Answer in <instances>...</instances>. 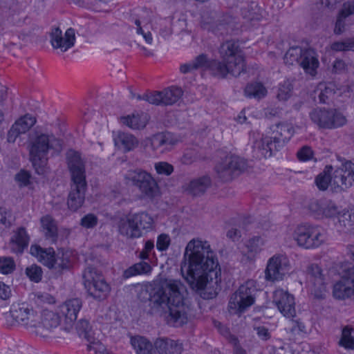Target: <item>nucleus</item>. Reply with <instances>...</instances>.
I'll return each mask as SVG.
<instances>
[{
    "mask_svg": "<svg viewBox=\"0 0 354 354\" xmlns=\"http://www.w3.org/2000/svg\"><path fill=\"white\" fill-rule=\"evenodd\" d=\"M181 273L189 287L203 299L215 295L206 290L214 288L221 281V269L209 243L201 239H192L187 243L181 263Z\"/></svg>",
    "mask_w": 354,
    "mask_h": 354,
    "instance_id": "obj_1",
    "label": "nucleus"
},
{
    "mask_svg": "<svg viewBox=\"0 0 354 354\" xmlns=\"http://www.w3.org/2000/svg\"><path fill=\"white\" fill-rule=\"evenodd\" d=\"M149 306L151 313L169 312L167 322L176 327L188 321L189 304L184 284L176 279H164L156 283L149 291Z\"/></svg>",
    "mask_w": 354,
    "mask_h": 354,
    "instance_id": "obj_2",
    "label": "nucleus"
},
{
    "mask_svg": "<svg viewBox=\"0 0 354 354\" xmlns=\"http://www.w3.org/2000/svg\"><path fill=\"white\" fill-rule=\"evenodd\" d=\"M241 59L237 58L236 64L233 65L217 59H209L207 55L202 53L195 57L189 63L182 64L180 71L182 73H188L194 71L202 68L209 71L214 77L218 78H225L228 74L234 77H238L243 71V65H241Z\"/></svg>",
    "mask_w": 354,
    "mask_h": 354,
    "instance_id": "obj_3",
    "label": "nucleus"
},
{
    "mask_svg": "<svg viewBox=\"0 0 354 354\" xmlns=\"http://www.w3.org/2000/svg\"><path fill=\"white\" fill-rule=\"evenodd\" d=\"M28 149L30 161L36 171L40 174L48 160V152L60 151L62 143L52 134L39 133L30 138Z\"/></svg>",
    "mask_w": 354,
    "mask_h": 354,
    "instance_id": "obj_4",
    "label": "nucleus"
},
{
    "mask_svg": "<svg viewBox=\"0 0 354 354\" xmlns=\"http://www.w3.org/2000/svg\"><path fill=\"white\" fill-rule=\"evenodd\" d=\"M83 283L88 294L94 299L104 300L110 292V286L95 268L88 266L82 274Z\"/></svg>",
    "mask_w": 354,
    "mask_h": 354,
    "instance_id": "obj_5",
    "label": "nucleus"
},
{
    "mask_svg": "<svg viewBox=\"0 0 354 354\" xmlns=\"http://www.w3.org/2000/svg\"><path fill=\"white\" fill-rule=\"evenodd\" d=\"M256 291L253 281H248L241 285L230 297L228 304L230 311L234 314L244 312L254 304Z\"/></svg>",
    "mask_w": 354,
    "mask_h": 354,
    "instance_id": "obj_6",
    "label": "nucleus"
},
{
    "mask_svg": "<svg viewBox=\"0 0 354 354\" xmlns=\"http://www.w3.org/2000/svg\"><path fill=\"white\" fill-rule=\"evenodd\" d=\"M129 180L140 192L142 198L153 199L159 194V186L150 173L142 169L129 171Z\"/></svg>",
    "mask_w": 354,
    "mask_h": 354,
    "instance_id": "obj_7",
    "label": "nucleus"
},
{
    "mask_svg": "<svg viewBox=\"0 0 354 354\" xmlns=\"http://www.w3.org/2000/svg\"><path fill=\"white\" fill-rule=\"evenodd\" d=\"M311 120L319 128L333 129L341 127L347 122V119L342 112L333 109L319 108L315 109Z\"/></svg>",
    "mask_w": 354,
    "mask_h": 354,
    "instance_id": "obj_8",
    "label": "nucleus"
},
{
    "mask_svg": "<svg viewBox=\"0 0 354 354\" xmlns=\"http://www.w3.org/2000/svg\"><path fill=\"white\" fill-rule=\"evenodd\" d=\"M248 167L247 162L239 156H227L215 166L216 176L221 180L227 182L235 175L244 171Z\"/></svg>",
    "mask_w": 354,
    "mask_h": 354,
    "instance_id": "obj_9",
    "label": "nucleus"
},
{
    "mask_svg": "<svg viewBox=\"0 0 354 354\" xmlns=\"http://www.w3.org/2000/svg\"><path fill=\"white\" fill-rule=\"evenodd\" d=\"M342 170L337 168L333 172V167L327 165L324 171L321 172L315 178V183L317 188L321 191H325L328 188L335 192H339L344 189L342 182L338 180L341 179Z\"/></svg>",
    "mask_w": 354,
    "mask_h": 354,
    "instance_id": "obj_10",
    "label": "nucleus"
},
{
    "mask_svg": "<svg viewBox=\"0 0 354 354\" xmlns=\"http://www.w3.org/2000/svg\"><path fill=\"white\" fill-rule=\"evenodd\" d=\"M183 91L180 88L170 86L161 91L149 93L144 98L149 103L157 106H171L182 97Z\"/></svg>",
    "mask_w": 354,
    "mask_h": 354,
    "instance_id": "obj_11",
    "label": "nucleus"
},
{
    "mask_svg": "<svg viewBox=\"0 0 354 354\" xmlns=\"http://www.w3.org/2000/svg\"><path fill=\"white\" fill-rule=\"evenodd\" d=\"M288 259L281 254H277L269 259L265 270V278L267 281H277L283 279L289 272Z\"/></svg>",
    "mask_w": 354,
    "mask_h": 354,
    "instance_id": "obj_12",
    "label": "nucleus"
},
{
    "mask_svg": "<svg viewBox=\"0 0 354 354\" xmlns=\"http://www.w3.org/2000/svg\"><path fill=\"white\" fill-rule=\"evenodd\" d=\"M37 314L26 303L14 304L10 310V316L15 323L32 329L36 324Z\"/></svg>",
    "mask_w": 354,
    "mask_h": 354,
    "instance_id": "obj_13",
    "label": "nucleus"
},
{
    "mask_svg": "<svg viewBox=\"0 0 354 354\" xmlns=\"http://www.w3.org/2000/svg\"><path fill=\"white\" fill-rule=\"evenodd\" d=\"M60 322L59 316L50 310H44L41 315L37 314L36 324L32 332L41 337H47Z\"/></svg>",
    "mask_w": 354,
    "mask_h": 354,
    "instance_id": "obj_14",
    "label": "nucleus"
},
{
    "mask_svg": "<svg viewBox=\"0 0 354 354\" xmlns=\"http://www.w3.org/2000/svg\"><path fill=\"white\" fill-rule=\"evenodd\" d=\"M67 166L71 174V181L86 183L85 162L81 154L75 150L70 149L66 154Z\"/></svg>",
    "mask_w": 354,
    "mask_h": 354,
    "instance_id": "obj_15",
    "label": "nucleus"
},
{
    "mask_svg": "<svg viewBox=\"0 0 354 354\" xmlns=\"http://www.w3.org/2000/svg\"><path fill=\"white\" fill-rule=\"evenodd\" d=\"M333 295L338 299H354V271L348 270L337 281L333 288Z\"/></svg>",
    "mask_w": 354,
    "mask_h": 354,
    "instance_id": "obj_16",
    "label": "nucleus"
},
{
    "mask_svg": "<svg viewBox=\"0 0 354 354\" xmlns=\"http://www.w3.org/2000/svg\"><path fill=\"white\" fill-rule=\"evenodd\" d=\"M273 303L284 317L292 318L295 316V298L287 291L276 290L273 293Z\"/></svg>",
    "mask_w": 354,
    "mask_h": 354,
    "instance_id": "obj_17",
    "label": "nucleus"
},
{
    "mask_svg": "<svg viewBox=\"0 0 354 354\" xmlns=\"http://www.w3.org/2000/svg\"><path fill=\"white\" fill-rule=\"evenodd\" d=\"M310 50L308 48L301 46L291 47L285 54L284 62L286 64L292 65L297 63L308 74L310 71Z\"/></svg>",
    "mask_w": 354,
    "mask_h": 354,
    "instance_id": "obj_18",
    "label": "nucleus"
},
{
    "mask_svg": "<svg viewBox=\"0 0 354 354\" xmlns=\"http://www.w3.org/2000/svg\"><path fill=\"white\" fill-rule=\"evenodd\" d=\"M50 43L54 48L60 49L62 52H66L74 46L75 41V30L68 28L64 36L59 28H54L50 35Z\"/></svg>",
    "mask_w": 354,
    "mask_h": 354,
    "instance_id": "obj_19",
    "label": "nucleus"
},
{
    "mask_svg": "<svg viewBox=\"0 0 354 354\" xmlns=\"http://www.w3.org/2000/svg\"><path fill=\"white\" fill-rule=\"evenodd\" d=\"M269 137L272 140L273 145L279 150L287 143L294 134L293 127L288 123L277 124L271 127Z\"/></svg>",
    "mask_w": 354,
    "mask_h": 354,
    "instance_id": "obj_20",
    "label": "nucleus"
},
{
    "mask_svg": "<svg viewBox=\"0 0 354 354\" xmlns=\"http://www.w3.org/2000/svg\"><path fill=\"white\" fill-rule=\"evenodd\" d=\"M86 183L71 182V190L67 200L68 207L73 212L80 209L84 203Z\"/></svg>",
    "mask_w": 354,
    "mask_h": 354,
    "instance_id": "obj_21",
    "label": "nucleus"
},
{
    "mask_svg": "<svg viewBox=\"0 0 354 354\" xmlns=\"http://www.w3.org/2000/svg\"><path fill=\"white\" fill-rule=\"evenodd\" d=\"M36 122V118L31 114H26L19 118L12 125L8 132L7 140L9 142H15L16 139L26 133Z\"/></svg>",
    "mask_w": 354,
    "mask_h": 354,
    "instance_id": "obj_22",
    "label": "nucleus"
},
{
    "mask_svg": "<svg viewBox=\"0 0 354 354\" xmlns=\"http://www.w3.org/2000/svg\"><path fill=\"white\" fill-rule=\"evenodd\" d=\"M82 307V302L78 298L68 299L59 306V313L64 317L67 326L71 327L73 325Z\"/></svg>",
    "mask_w": 354,
    "mask_h": 354,
    "instance_id": "obj_23",
    "label": "nucleus"
},
{
    "mask_svg": "<svg viewBox=\"0 0 354 354\" xmlns=\"http://www.w3.org/2000/svg\"><path fill=\"white\" fill-rule=\"evenodd\" d=\"M218 53L223 62L233 65L236 64V59L240 58V64L243 65V71L245 70L243 57L239 53V46L235 41L228 40L223 43L218 49Z\"/></svg>",
    "mask_w": 354,
    "mask_h": 354,
    "instance_id": "obj_24",
    "label": "nucleus"
},
{
    "mask_svg": "<svg viewBox=\"0 0 354 354\" xmlns=\"http://www.w3.org/2000/svg\"><path fill=\"white\" fill-rule=\"evenodd\" d=\"M351 15H354V2L344 3L337 17L334 28L335 34L343 33L347 28L353 24Z\"/></svg>",
    "mask_w": 354,
    "mask_h": 354,
    "instance_id": "obj_25",
    "label": "nucleus"
},
{
    "mask_svg": "<svg viewBox=\"0 0 354 354\" xmlns=\"http://www.w3.org/2000/svg\"><path fill=\"white\" fill-rule=\"evenodd\" d=\"M272 140L268 136H262L253 144L254 156L257 158H267L272 156L274 151H279L273 145Z\"/></svg>",
    "mask_w": 354,
    "mask_h": 354,
    "instance_id": "obj_26",
    "label": "nucleus"
},
{
    "mask_svg": "<svg viewBox=\"0 0 354 354\" xmlns=\"http://www.w3.org/2000/svg\"><path fill=\"white\" fill-rule=\"evenodd\" d=\"M29 236L24 227H19L12 236L10 242V250L16 254H21L28 247Z\"/></svg>",
    "mask_w": 354,
    "mask_h": 354,
    "instance_id": "obj_27",
    "label": "nucleus"
},
{
    "mask_svg": "<svg viewBox=\"0 0 354 354\" xmlns=\"http://www.w3.org/2000/svg\"><path fill=\"white\" fill-rule=\"evenodd\" d=\"M155 347L159 354H180L183 350L182 343L168 338L158 339Z\"/></svg>",
    "mask_w": 354,
    "mask_h": 354,
    "instance_id": "obj_28",
    "label": "nucleus"
},
{
    "mask_svg": "<svg viewBox=\"0 0 354 354\" xmlns=\"http://www.w3.org/2000/svg\"><path fill=\"white\" fill-rule=\"evenodd\" d=\"M30 254L37 257V260L48 268L53 266V257L55 254V250L52 248H43L39 245H31L30 248Z\"/></svg>",
    "mask_w": 354,
    "mask_h": 354,
    "instance_id": "obj_29",
    "label": "nucleus"
},
{
    "mask_svg": "<svg viewBox=\"0 0 354 354\" xmlns=\"http://www.w3.org/2000/svg\"><path fill=\"white\" fill-rule=\"evenodd\" d=\"M149 120V116L146 113H133L121 118V122L132 129H141L146 127Z\"/></svg>",
    "mask_w": 354,
    "mask_h": 354,
    "instance_id": "obj_30",
    "label": "nucleus"
},
{
    "mask_svg": "<svg viewBox=\"0 0 354 354\" xmlns=\"http://www.w3.org/2000/svg\"><path fill=\"white\" fill-rule=\"evenodd\" d=\"M115 145L124 152L133 150L138 145V140L132 134L119 132L114 139Z\"/></svg>",
    "mask_w": 354,
    "mask_h": 354,
    "instance_id": "obj_31",
    "label": "nucleus"
},
{
    "mask_svg": "<svg viewBox=\"0 0 354 354\" xmlns=\"http://www.w3.org/2000/svg\"><path fill=\"white\" fill-rule=\"evenodd\" d=\"M72 266L70 253L59 252L55 254L53 260V266L50 269H53L56 273L62 274L63 271L68 270Z\"/></svg>",
    "mask_w": 354,
    "mask_h": 354,
    "instance_id": "obj_32",
    "label": "nucleus"
},
{
    "mask_svg": "<svg viewBox=\"0 0 354 354\" xmlns=\"http://www.w3.org/2000/svg\"><path fill=\"white\" fill-rule=\"evenodd\" d=\"M210 185L209 177L203 176L192 180L187 186V191L194 196H199L206 192Z\"/></svg>",
    "mask_w": 354,
    "mask_h": 354,
    "instance_id": "obj_33",
    "label": "nucleus"
},
{
    "mask_svg": "<svg viewBox=\"0 0 354 354\" xmlns=\"http://www.w3.org/2000/svg\"><path fill=\"white\" fill-rule=\"evenodd\" d=\"M265 240L260 236H254L245 243V254L248 259H253L260 253L265 245Z\"/></svg>",
    "mask_w": 354,
    "mask_h": 354,
    "instance_id": "obj_34",
    "label": "nucleus"
},
{
    "mask_svg": "<svg viewBox=\"0 0 354 354\" xmlns=\"http://www.w3.org/2000/svg\"><path fill=\"white\" fill-rule=\"evenodd\" d=\"M338 170H342L341 179L339 180L342 182L344 189H348L354 185V162L347 161L337 168Z\"/></svg>",
    "mask_w": 354,
    "mask_h": 354,
    "instance_id": "obj_35",
    "label": "nucleus"
},
{
    "mask_svg": "<svg viewBox=\"0 0 354 354\" xmlns=\"http://www.w3.org/2000/svg\"><path fill=\"white\" fill-rule=\"evenodd\" d=\"M131 216L127 219L120 220L118 225L120 233L128 238H138L142 234L141 231L134 223L131 222Z\"/></svg>",
    "mask_w": 354,
    "mask_h": 354,
    "instance_id": "obj_36",
    "label": "nucleus"
},
{
    "mask_svg": "<svg viewBox=\"0 0 354 354\" xmlns=\"http://www.w3.org/2000/svg\"><path fill=\"white\" fill-rule=\"evenodd\" d=\"M42 231L47 239L55 242L57 238V227L55 220L48 215L41 218Z\"/></svg>",
    "mask_w": 354,
    "mask_h": 354,
    "instance_id": "obj_37",
    "label": "nucleus"
},
{
    "mask_svg": "<svg viewBox=\"0 0 354 354\" xmlns=\"http://www.w3.org/2000/svg\"><path fill=\"white\" fill-rule=\"evenodd\" d=\"M336 86L333 82H322L319 84L314 91L315 97L317 95L321 102L325 103L335 94Z\"/></svg>",
    "mask_w": 354,
    "mask_h": 354,
    "instance_id": "obj_38",
    "label": "nucleus"
},
{
    "mask_svg": "<svg viewBox=\"0 0 354 354\" xmlns=\"http://www.w3.org/2000/svg\"><path fill=\"white\" fill-rule=\"evenodd\" d=\"M309 239L310 225L308 223L298 225L294 233V239L297 241L298 245L305 249H308L310 247Z\"/></svg>",
    "mask_w": 354,
    "mask_h": 354,
    "instance_id": "obj_39",
    "label": "nucleus"
},
{
    "mask_svg": "<svg viewBox=\"0 0 354 354\" xmlns=\"http://www.w3.org/2000/svg\"><path fill=\"white\" fill-rule=\"evenodd\" d=\"M131 344L137 354H153V345L145 337L135 336L131 337Z\"/></svg>",
    "mask_w": 354,
    "mask_h": 354,
    "instance_id": "obj_40",
    "label": "nucleus"
},
{
    "mask_svg": "<svg viewBox=\"0 0 354 354\" xmlns=\"http://www.w3.org/2000/svg\"><path fill=\"white\" fill-rule=\"evenodd\" d=\"M151 270L152 268L149 263L141 261L126 269L123 272V277L128 279L136 275L148 274L151 272Z\"/></svg>",
    "mask_w": 354,
    "mask_h": 354,
    "instance_id": "obj_41",
    "label": "nucleus"
},
{
    "mask_svg": "<svg viewBox=\"0 0 354 354\" xmlns=\"http://www.w3.org/2000/svg\"><path fill=\"white\" fill-rule=\"evenodd\" d=\"M244 93L247 97L259 100L266 95L267 90L261 83L254 82L246 86Z\"/></svg>",
    "mask_w": 354,
    "mask_h": 354,
    "instance_id": "obj_42",
    "label": "nucleus"
},
{
    "mask_svg": "<svg viewBox=\"0 0 354 354\" xmlns=\"http://www.w3.org/2000/svg\"><path fill=\"white\" fill-rule=\"evenodd\" d=\"M131 216V222L134 223L140 230V229L148 230L152 227L153 220L148 213L142 212Z\"/></svg>",
    "mask_w": 354,
    "mask_h": 354,
    "instance_id": "obj_43",
    "label": "nucleus"
},
{
    "mask_svg": "<svg viewBox=\"0 0 354 354\" xmlns=\"http://www.w3.org/2000/svg\"><path fill=\"white\" fill-rule=\"evenodd\" d=\"M263 10L255 3H251L249 6L242 10L244 18L249 21H259L263 18Z\"/></svg>",
    "mask_w": 354,
    "mask_h": 354,
    "instance_id": "obj_44",
    "label": "nucleus"
},
{
    "mask_svg": "<svg viewBox=\"0 0 354 354\" xmlns=\"http://www.w3.org/2000/svg\"><path fill=\"white\" fill-rule=\"evenodd\" d=\"M76 329L79 335L87 341L92 339V337H94V333L87 319H82L79 320L77 323Z\"/></svg>",
    "mask_w": 354,
    "mask_h": 354,
    "instance_id": "obj_45",
    "label": "nucleus"
},
{
    "mask_svg": "<svg viewBox=\"0 0 354 354\" xmlns=\"http://www.w3.org/2000/svg\"><path fill=\"white\" fill-rule=\"evenodd\" d=\"M352 328L348 326L342 330V337L339 340V344L342 347L348 349H354V338L351 335Z\"/></svg>",
    "mask_w": 354,
    "mask_h": 354,
    "instance_id": "obj_46",
    "label": "nucleus"
},
{
    "mask_svg": "<svg viewBox=\"0 0 354 354\" xmlns=\"http://www.w3.org/2000/svg\"><path fill=\"white\" fill-rule=\"evenodd\" d=\"M150 147L152 150L156 151L160 147L171 144L168 136L166 134L158 133L153 136L149 140Z\"/></svg>",
    "mask_w": 354,
    "mask_h": 354,
    "instance_id": "obj_47",
    "label": "nucleus"
},
{
    "mask_svg": "<svg viewBox=\"0 0 354 354\" xmlns=\"http://www.w3.org/2000/svg\"><path fill=\"white\" fill-rule=\"evenodd\" d=\"M41 268L37 265H31L26 268V274L30 281L35 283L39 282L42 279Z\"/></svg>",
    "mask_w": 354,
    "mask_h": 354,
    "instance_id": "obj_48",
    "label": "nucleus"
},
{
    "mask_svg": "<svg viewBox=\"0 0 354 354\" xmlns=\"http://www.w3.org/2000/svg\"><path fill=\"white\" fill-rule=\"evenodd\" d=\"M325 239V234L322 229L315 227L311 229V248L319 246Z\"/></svg>",
    "mask_w": 354,
    "mask_h": 354,
    "instance_id": "obj_49",
    "label": "nucleus"
},
{
    "mask_svg": "<svg viewBox=\"0 0 354 354\" xmlns=\"http://www.w3.org/2000/svg\"><path fill=\"white\" fill-rule=\"evenodd\" d=\"M15 263L11 257H0V273L8 274L14 271Z\"/></svg>",
    "mask_w": 354,
    "mask_h": 354,
    "instance_id": "obj_50",
    "label": "nucleus"
},
{
    "mask_svg": "<svg viewBox=\"0 0 354 354\" xmlns=\"http://www.w3.org/2000/svg\"><path fill=\"white\" fill-rule=\"evenodd\" d=\"M292 89V86L288 80L280 84L277 93L278 99L280 100H288L291 95Z\"/></svg>",
    "mask_w": 354,
    "mask_h": 354,
    "instance_id": "obj_51",
    "label": "nucleus"
},
{
    "mask_svg": "<svg viewBox=\"0 0 354 354\" xmlns=\"http://www.w3.org/2000/svg\"><path fill=\"white\" fill-rule=\"evenodd\" d=\"M32 299L38 306L51 304L55 302V298L47 292H37L33 295Z\"/></svg>",
    "mask_w": 354,
    "mask_h": 354,
    "instance_id": "obj_52",
    "label": "nucleus"
},
{
    "mask_svg": "<svg viewBox=\"0 0 354 354\" xmlns=\"http://www.w3.org/2000/svg\"><path fill=\"white\" fill-rule=\"evenodd\" d=\"M318 211L319 214H322L326 217H333L338 213L336 205L330 201L322 203Z\"/></svg>",
    "mask_w": 354,
    "mask_h": 354,
    "instance_id": "obj_53",
    "label": "nucleus"
},
{
    "mask_svg": "<svg viewBox=\"0 0 354 354\" xmlns=\"http://www.w3.org/2000/svg\"><path fill=\"white\" fill-rule=\"evenodd\" d=\"M88 342V348L93 350L95 354H111L106 347L100 341L97 340L95 337L92 339L87 341Z\"/></svg>",
    "mask_w": 354,
    "mask_h": 354,
    "instance_id": "obj_54",
    "label": "nucleus"
},
{
    "mask_svg": "<svg viewBox=\"0 0 354 354\" xmlns=\"http://www.w3.org/2000/svg\"><path fill=\"white\" fill-rule=\"evenodd\" d=\"M97 223L98 218L93 214H88L84 216L80 220V225L86 229L95 227L97 225Z\"/></svg>",
    "mask_w": 354,
    "mask_h": 354,
    "instance_id": "obj_55",
    "label": "nucleus"
},
{
    "mask_svg": "<svg viewBox=\"0 0 354 354\" xmlns=\"http://www.w3.org/2000/svg\"><path fill=\"white\" fill-rule=\"evenodd\" d=\"M154 167L159 175L169 176L174 171V167L167 162H156Z\"/></svg>",
    "mask_w": 354,
    "mask_h": 354,
    "instance_id": "obj_56",
    "label": "nucleus"
},
{
    "mask_svg": "<svg viewBox=\"0 0 354 354\" xmlns=\"http://www.w3.org/2000/svg\"><path fill=\"white\" fill-rule=\"evenodd\" d=\"M171 243V239L167 234H161L158 236L156 242V248L160 251L163 252L168 249Z\"/></svg>",
    "mask_w": 354,
    "mask_h": 354,
    "instance_id": "obj_57",
    "label": "nucleus"
},
{
    "mask_svg": "<svg viewBox=\"0 0 354 354\" xmlns=\"http://www.w3.org/2000/svg\"><path fill=\"white\" fill-rule=\"evenodd\" d=\"M154 248V243L152 240H148L146 241L144 248L140 252L138 257L140 259L145 260L148 259L149 253L153 250Z\"/></svg>",
    "mask_w": 354,
    "mask_h": 354,
    "instance_id": "obj_58",
    "label": "nucleus"
},
{
    "mask_svg": "<svg viewBox=\"0 0 354 354\" xmlns=\"http://www.w3.org/2000/svg\"><path fill=\"white\" fill-rule=\"evenodd\" d=\"M12 295L10 287L2 281H0V299L7 300Z\"/></svg>",
    "mask_w": 354,
    "mask_h": 354,
    "instance_id": "obj_59",
    "label": "nucleus"
},
{
    "mask_svg": "<svg viewBox=\"0 0 354 354\" xmlns=\"http://www.w3.org/2000/svg\"><path fill=\"white\" fill-rule=\"evenodd\" d=\"M297 156L299 161H308L310 159V147L304 146L297 151Z\"/></svg>",
    "mask_w": 354,
    "mask_h": 354,
    "instance_id": "obj_60",
    "label": "nucleus"
},
{
    "mask_svg": "<svg viewBox=\"0 0 354 354\" xmlns=\"http://www.w3.org/2000/svg\"><path fill=\"white\" fill-rule=\"evenodd\" d=\"M30 174L24 170H21L15 176V180L23 185H28L30 182Z\"/></svg>",
    "mask_w": 354,
    "mask_h": 354,
    "instance_id": "obj_61",
    "label": "nucleus"
},
{
    "mask_svg": "<svg viewBox=\"0 0 354 354\" xmlns=\"http://www.w3.org/2000/svg\"><path fill=\"white\" fill-rule=\"evenodd\" d=\"M196 159L195 153L192 151H188L184 153L181 158V161L185 165H189L194 162Z\"/></svg>",
    "mask_w": 354,
    "mask_h": 354,
    "instance_id": "obj_62",
    "label": "nucleus"
},
{
    "mask_svg": "<svg viewBox=\"0 0 354 354\" xmlns=\"http://www.w3.org/2000/svg\"><path fill=\"white\" fill-rule=\"evenodd\" d=\"M17 6V0H3L1 7L5 10L15 11Z\"/></svg>",
    "mask_w": 354,
    "mask_h": 354,
    "instance_id": "obj_63",
    "label": "nucleus"
},
{
    "mask_svg": "<svg viewBox=\"0 0 354 354\" xmlns=\"http://www.w3.org/2000/svg\"><path fill=\"white\" fill-rule=\"evenodd\" d=\"M348 40L346 39L343 41H337L333 43L331 46V48L336 51L350 50L348 49Z\"/></svg>",
    "mask_w": 354,
    "mask_h": 354,
    "instance_id": "obj_64",
    "label": "nucleus"
}]
</instances>
